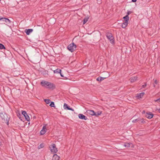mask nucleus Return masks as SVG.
<instances>
[{"mask_svg": "<svg viewBox=\"0 0 160 160\" xmlns=\"http://www.w3.org/2000/svg\"><path fill=\"white\" fill-rule=\"evenodd\" d=\"M41 84L42 86L47 88L53 89L55 87L53 84L45 80H42L41 82Z\"/></svg>", "mask_w": 160, "mask_h": 160, "instance_id": "nucleus-1", "label": "nucleus"}, {"mask_svg": "<svg viewBox=\"0 0 160 160\" xmlns=\"http://www.w3.org/2000/svg\"><path fill=\"white\" fill-rule=\"evenodd\" d=\"M0 117L3 122L7 123L8 124V123L9 119L7 114L4 112L1 113Z\"/></svg>", "mask_w": 160, "mask_h": 160, "instance_id": "nucleus-2", "label": "nucleus"}, {"mask_svg": "<svg viewBox=\"0 0 160 160\" xmlns=\"http://www.w3.org/2000/svg\"><path fill=\"white\" fill-rule=\"evenodd\" d=\"M76 45L72 42L68 46L67 48L69 51L72 52L76 49Z\"/></svg>", "mask_w": 160, "mask_h": 160, "instance_id": "nucleus-3", "label": "nucleus"}, {"mask_svg": "<svg viewBox=\"0 0 160 160\" xmlns=\"http://www.w3.org/2000/svg\"><path fill=\"white\" fill-rule=\"evenodd\" d=\"M106 36L111 43H114V37L111 33L108 32L106 33Z\"/></svg>", "mask_w": 160, "mask_h": 160, "instance_id": "nucleus-4", "label": "nucleus"}, {"mask_svg": "<svg viewBox=\"0 0 160 160\" xmlns=\"http://www.w3.org/2000/svg\"><path fill=\"white\" fill-rule=\"evenodd\" d=\"M49 148L51 152L54 153H56L57 152V148H56V145L55 144H52Z\"/></svg>", "mask_w": 160, "mask_h": 160, "instance_id": "nucleus-5", "label": "nucleus"}, {"mask_svg": "<svg viewBox=\"0 0 160 160\" xmlns=\"http://www.w3.org/2000/svg\"><path fill=\"white\" fill-rule=\"evenodd\" d=\"M22 114L25 117L26 120L27 121H29L30 120V118L29 116L28 115L27 113L25 111H22Z\"/></svg>", "mask_w": 160, "mask_h": 160, "instance_id": "nucleus-6", "label": "nucleus"}, {"mask_svg": "<svg viewBox=\"0 0 160 160\" xmlns=\"http://www.w3.org/2000/svg\"><path fill=\"white\" fill-rule=\"evenodd\" d=\"M153 116V114L151 112H147L145 114L146 117L149 119L152 118Z\"/></svg>", "mask_w": 160, "mask_h": 160, "instance_id": "nucleus-7", "label": "nucleus"}, {"mask_svg": "<svg viewBox=\"0 0 160 160\" xmlns=\"http://www.w3.org/2000/svg\"><path fill=\"white\" fill-rule=\"evenodd\" d=\"M123 146L127 148H132L133 147V145L131 143H125L124 144Z\"/></svg>", "mask_w": 160, "mask_h": 160, "instance_id": "nucleus-8", "label": "nucleus"}, {"mask_svg": "<svg viewBox=\"0 0 160 160\" xmlns=\"http://www.w3.org/2000/svg\"><path fill=\"white\" fill-rule=\"evenodd\" d=\"M87 112L89 114L92 116L96 115V112H95L93 111L88 110L87 111Z\"/></svg>", "mask_w": 160, "mask_h": 160, "instance_id": "nucleus-9", "label": "nucleus"}, {"mask_svg": "<svg viewBox=\"0 0 160 160\" xmlns=\"http://www.w3.org/2000/svg\"><path fill=\"white\" fill-rule=\"evenodd\" d=\"M79 118L81 119L86 120L87 119V117L85 116L82 114H78Z\"/></svg>", "mask_w": 160, "mask_h": 160, "instance_id": "nucleus-10", "label": "nucleus"}, {"mask_svg": "<svg viewBox=\"0 0 160 160\" xmlns=\"http://www.w3.org/2000/svg\"><path fill=\"white\" fill-rule=\"evenodd\" d=\"M46 126H44L43 127L42 129L40 132V134L42 135L44 134L46 132Z\"/></svg>", "mask_w": 160, "mask_h": 160, "instance_id": "nucleus-11", "label": "nucleus"}, {"mask_svg": "<svg viewBox=\"0 0 160 160\" xmlns=\"http://www.w3.org/2000/svg\"><path fill=\"white\" fill-rule=\"evenodd\" d=\"M33 30L32 29H26L25 30V32L26 33L27 35H29L30 33H31L33 31Z\"/></svg>", "mask_w": 160, "mask_h": 160, "instance_id": "nucleus-12", "label": "nucleus"}, {"mask_svg": "<svg viewBox=\"0 0 160 160\" xmlns=\"http://www.w3.org/2000/svg\"><path fill=\"white\" fill-rule=\"evenodd\" d=\"M138 77L137 76L133 77L131 78L130 79V80L132 82H134L137 80Z\"/></svg>", "mask_w": 160, "mask_h": 160, "instance_id": "nucleus-13", "label": "nucleus"}, {"mask_svg": "<svg viewBox=\"0 0 160 160\" xmlns=\"http://www.w3.org/2000/svg\"><path fill=\"white\" fill-rule=\"evenodd\" d=\"M64 108L65 109H67L68 110H71L72 111H74V110L72 109V108H71L69 107L68 104L66 103H64L63 106Z\"/></svg>", "mask_w": 160, "mask_h": 160, "instance_id": "nucleus-14", "label": "nucleus"}, {"mask_svg": "<svg viewBox=\"0 0 160 160\" xmlns=\"http://www.w3.org/2000/svg\"><path fill=\"white\" fill-rule=\"evenodd\" d=\"M143 120H144V119L143 118L141 119L140 118H138L137 119H134V120H132V122H138V121H142L141 122L142 123L143 122Z\"/></svg>", "mask_w": 160, "mask_h": 160, "instance_id": "nucleus-15", "label": "nucleus"}, {"mask_svg": "<svg viewBox=\"0 0 160 160\" xmlns=\"http://www.w3.org/2000/svg\"><path fill=\"white\" fill-rule=\"evenodd\" d=\"M60 157L57 154H55L53 155L52 160H59Z\"/></svg>", "mask_w": 160, "mask_h": 160, "instance_id": "nucleus-16", "label": "nucleus"}, {"mask_svg": "<svg viewBox=\"0 0 160 160\" xmlns=\"http://www.w3.org/2000/svg\"><path fill=\"white\" fill-rule=\"evenodd\" d=\"M2 19L5 20V22L7 24H9L11 22V21L7 18H3Z\"/></svg>", "mask_w": 160, "mask_h": 160, "instance_id": "nucleus-17", "label": "nucleus"}, {"mask_svg": "<svg viewBox=\"0 0 160 160\" xmlns=\"http://www.w3.org/2000/svg\"><path fill=\"white\" fill-rule=\"evenodd\" d=\"M123 18L124 20V22L128 23V22L129 19V17L128 15H126L125 16L123 17Z\"/></svg>", "mask_w": 160, "mask_h": 160, "instance_id": "nucleus-18", "label": "nucleus"}, {"mask_svg": "<svg viewBox=\"0 0 160 160\" xmlns=\"http://www.w3.org/2000/svg\"><path fill=\"white\" fill-rule=\"evenodd\" d=\"M144 94V92H141L137 94V97L139 98H142Z\"/></svg>", "mask_w": 160, "mask_h": 160, "instance_id": "nucleus-19", "label": "nucleus"}, {"mask_svg": "<svg viewBox=\"0 0 160 160\" xmlns=\"http://www.w3.org/2000/svg\"><path fill=\"white\" fill-rule=\"evenodd\" d=\"M128 23L124 22L122 25V27L123 28H125L128 25Z\"/></svg>", "mask_w": 160, "mask_h": 160, "instance_id": "nucleus-20", "label": "nucleus"}, {"mask_svg": "<svg viewBox=\"0 0 160 160\" xmlns=\"http://www.w3.org/2000/svg\"><path fill=\"white\" fill-rule=\"evenodd\" d=\"M105 78H102L101 77H99L97 78V80L98 81H101Z\"/></svg>", "mask_w": 160, "mask_h": 160, "instance_id": "nucleus-21", "label": "nucleus"}, {"mask_svg": "<svg viewBox=\"0 0 160 160\" xmlns=\"http://www.w3.org/2000/svg\"><path fill=\"white\" fill-rule=\"evenodd\" d=\"M61 71V70L60 69H57L54 71V73H59Z\"/></svg>", "mask_w": 160, "mask_h": 160, "instance_id": "nucleus-22", "label": "nucleus"}, {"mask_svg": "<svg viewBox=\"0 0 160 160\" xmlns=\"http://www.w3.org/2000/svg\"><path fill=\"white\" fill-rule=\"evenodd\" d=\"M44 102L47 104H49L51 102V101L50 99H44Z\"/></svg>", "mask_w": 160, "mask_h": 160, "instance_id": "nucleus-23", "label": "nucleus"}, {"mask_svg": "<svg viewBox=\"0 0 160 160\" xmlns=\"http://www.w3.org/2000/svg\"><path fill=\"white\" fill-rule=\"evenodd\" d=\"M5 49L4 46L2 44L0 43V49Z\"/></svg>", "mask_w": 160, "mask_h": 160, "instance_id": "nucleus-24", "label": "nucleus"}, {"mask_svg": "<svg viewBox=\"0 0 160 160\" xmlns=\"http://www.w3.org/2000/svg\"><path fill=\"white\" fill-rule=\"evenodd\" d=\"M88 18H85L83 20V24H85L88 21Z\"/></svg>", "mask_w": 160, "mask_h": 160, "instance_id": "nucleus-25", "label": "nucleus"}, {"mask_svg": "<svg viewBox=\"0 0 160 160\" xmlns=\"http://www.w3.org/2000/svg\"><path fill=\"white\" fill-rule=\"evenodd\" d=\"M49 105L51 107H55L54 102H51Z\"/></svg>", "mask_w": 160, "mask_h": 160, "instance_id": "nucleus-26", "label": "nucleus"}, {"mask_svg": "<svg viewBox=\"0 0 160 160\" xmlns=\"http://www.w3.org/2000/svg\"><path fill=\"white\" fill-rule=\"evenodd\" d=\"M102 113V112H97V113H96V115H95V116H98L100 115Z\"/></svg>", "mask_w": 160, "mask_h": 160, "instance_id": "nucleus-27", "label": "nucleus"}, {"mask_svg": "<svg viewBox=\"0 0 160 160\" xmlns=\"http://www.w3.org/2000/svg\"><path fill=\"white\" fill-rule=\"evenodd\" d=\"M155 102H157L158 103H159L160 102V98H159L158 99L156 100H154Z\"/></svg>", "mask_w": 160, "mask_h": 160, "instance_id": "nucleus-28", "label": "nucleus"}, {"mask_svg": "<svg viewBox=\"0 0 160 160\" xmlns=\"http://www.w3.org/2000/svg\"><path fill=\"white\" fill-rule=\"evenodd\" d=\"M132 12L131 11H128L127 15H128H128H129Z\"/></svg>", "mask_w": 160, "mask_h": 160, "instance_id": "nucleus-29", "label": "nucleus"}, {"mask_svg": "<svg viewBox=\"0 0 160 160\" xmlns=\"http://www.w3.org/2000/svg\"><path fill=\"white\" fill-rule=\"evenodd\" d=\"M146 86H147V84H145L144 85H143L142 86V87L143 88H144Z\"/></svg>", "mask_w": 160, "mask_h": 160, "instance_id": "nucleus-30", "label": "nucleus"}, {"mask_svg": "<svg viewBox=\"0 0 160 160\" xmlns=\"http://www.w3.org/2000/svg\"><path fill=\"white\" fill-rule=\"evenodd\" d=\"M154 83L155 84H157L158 83V82L157 80L155 79L154 80Z\"/></svg>", "mask_w": 160, "mask_h": 160, "instance_id": "nucleus-31", "label": "nucleus"}, {"mask_svg": "<svg viewBox=\"0 0 160 160\" xmlns=\"http://www.w3.org/2000/svg\"><path fill=\"white\" fill-rule=\"evenodd\" d=\"M40 147L41 148H42L43 147V145L42 144H41L40 145Z\"/></svg>", "mask_w": 160, "mask_h": 160, "instance_id": "nucleus-32", "label": "nucleus"}, {"mask_svg": "<svg viewBox=\"0 0 160 160\" xmlns=\"http://www.w3.org/2000/svg\"><path fill=\"white\" fill-rule=\"evenodd\" d=\"M132 2H135L137 1V0H132Z\"/></svg>", "mask_w": 160, "mask_h": 160, "instance_id": "nucleus-33", "label": "nucleus"}, {"mask_svg": "<svg viewBox=\"0 0 160 160\" xmlns=\"http://www.w3.org/2000/svg\"><path fill=\"white\" fill-rule=\"evenodd\" d=\"M60 74V75L62 77H63V75H62V73H61V72H60V73H59Z\"/></svg>", "mask_w": 160, "mask_h": 160, "instance_id": "nucleus-34", "label": "nucleus"}, {"mask_svg": "<svg viewBox=\"0 0 160 160\" xmlns=\"http://www.w3.org/2000/svg\"><path fill=\"white\" fill-rule=\"evenodd\" d=\"M158 112L159 113H160V108L159 109H158Z\"/></svg>", "mask_w": 160, "mask_h": 160, "instance_id": "nucleus-35", "label": "nucleus"}, {"mask_svg": "<svg viewBox=\"0 0 160 160\" xmlns=\"http://www.w3.org/2000/svg\"><path fill=\"white\" fill-rule=\"evenodd\" d=\"M3 18H1V17H0V20H3Z\"/></svg>", "mask_w": 160, "mask_h": 160, "instance_id": "nucleus-36", "label": "nucleus"}, {"mask_svg": "<svg viewBox=\"0 0 160 160\" xmlns=\"http://www.w3.org/2000/svg\"><path fill=\"white\" fill-rule=\"evenodd\" d=\"M1 20L3 22H5V20Z\"/></svg>", "mask_w": 160, "mask_h": 160, "instance_id": "nucleus-37", "label": "nucleus"}, {"mask_svg": "<svg viewBox=\"0 0 160 160\" xmlns=\"http://www.w3.org/2000/svg\"><path fill=\"white\" fill-rule=\"evenodd\" d=\"M153 86H154V87H155V85H154Z\"/></svg>", "mask_w": 160, "mask_h": 160, "instance_id": "nucleus-38", "label": "nucleus"}, {"mask_svg": "<svg viewBox=\"0 0 160 160\" xmlns=\"http://www.w3.org/2000/svg\"><path fill=\"white\" fill-rule=\"evenodd\" d=\"M1 0H0V1H1Z\"/></svg>", "mask_w": 160, "mask_h": 160, "instance_id": "nucleus-39", "label": "nucleus"}]
</instances>
